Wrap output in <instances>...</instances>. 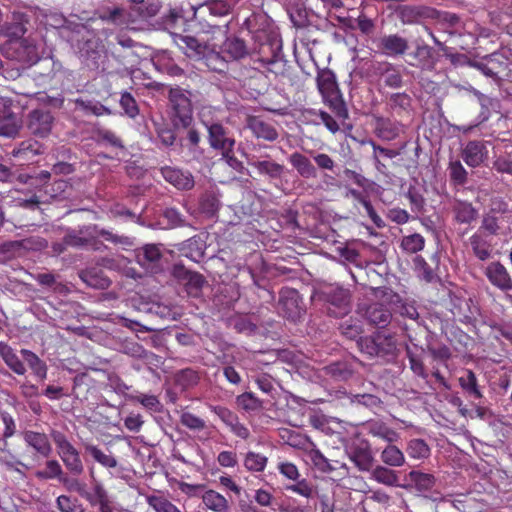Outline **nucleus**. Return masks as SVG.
<instances>
[{"label":"nucleus","mask_w":512,"mask_h":512,"mask_svg":"<svg viewBox=\"0 0 512 512\" xmlns=\"http://www.w3.org/2000/svg\"><path fill=\"white\" fill-rule=\"evenodd\" d=\"M206 129L208 132V143L212 149L221 152L234 150L235 139L230 135L229 130L220 122L210 124Z\"/></svg>","instance_id":"10"},{"label":"nucleus","mask_w":512,"mask_h":512,"mask_svg":"<svg viewBox=\"0 0 512 512\" xmlns=\"http://www.w3.org/2000/svg\"><path fill=\"white\" fill-rule=\"evenodd\" d=\"M146 502L155 512H181L176 505L163 496L148 495Z\"/></svg>","instance_id":"43"},{"label":"nucleus","mask_w":512,"mask_h":512,"mask_svg":"<svg viewBox=\"0 0 512 512\" xmlns=\"http://www.w3.org/2000/svg\"><path fill=\"white\" fill-rule=\"evenodd\" d=\"M308 458L315 469L322 473H330L338 468L339 462L329 460L318 449H311L308 452Z\"/></svg>","instance_id":"34"},{"label":"nucleus","mask_w":512,"mask_h":512,"mask_svg":"<svg viewBox=\"0 0 512 512\" xmlns=\"http://www.w3.org/2000/svg\"><path fill=\"white\" fill-rule=\"evenodd\" d=\"M0 356L7 367L17 375H24L26 367L16 351L5 342H0Z\"/></svg>","instance_id":"26"},{"label":"nucleus","mask_w":512,"mask_h":512,"mask_svg":"<svg viewBox=\"0 0 512 512\" xmlns=\"http://www.w3.org/2000/svg\"><path fill=\"white\" fill-rule=\"evenodd\" d=\"M328 313L334 317H342L350 311V293L342 287H331L325 293Z\"/></svg>","instance_id":"8"},{"label":"nucleus","mask_w":512,"mask_h":512,"mask_svg":"<svg viewBox=\"0 0 512 512\" xmlns=\"http://www.w3.org/2000/svg\"><path fill=\"white\" fill-rule=\"evenodd\" d=\"M130 399L140 403L144 408L153 412H159L161 409V403L155 395L138 394L130 396Z\"/></svg>","instance_id":"57"},{"label":"nucleus","mask_w":512,"mask_h":512,"mask_svg":"<svg viewBox=\"0 0 512 512\" xmlns=\"http://www.w3.org/2000/svg\"><path fill=\"white\" fill-rule=\"evenodd\" d=\"M246 162L249 166L254 167L260 175L268 176L271 179H278L285 171L282 164L272 160H260L255 154H244Z\"/></svg>","instance_id":"17"},{"label":"nucleus","mask_w":512,"mask_h":512,"mask_svg":"<svg viewBox=\"0 0 512 512\" xmlns=\"http://www.w3.org/2000/svg\"><path fill=\"white\" fill-rule=\"evenodd\" d=\"M488 151L482 141H469L462 150L461 157L470 167L480 166L487 158Z\"/></svg>","instance_id":"21"},{"label":"nucleus","mask_w":512,"mask_h":512,"mask_svg":"<svg viewBox=\"0 0 512 512\" xmlns=\"http://www.w3.org/2000/svg\"><path fill=\"white\" fill-rule=\"evenodd\" d=\"M120 106L126 116L134 119L139 114V107L135 98L129 92H123L120 97Z\"/></svg>","instance_id":"56"},{"label":"nucleus","mask_w":512,"mask_h":512,"mask_svg":"<svg viewBox=\"0 0 512 512\" xmlns=\"http://www.w3.org/2000/svg\"><path fill=\"white\" fill-rule=\"evenodd\" d=\"M366 317L368 321L379 327H385L391 320L390 311L380 304H372L366 310Z\"/></svg>","instance_id":"33"},{"label":"nucleus","mask_w":512,"mask_h":512,"mask_svg":"<svg viewBox=\"0 0 512 512\" xmlns=\"http://www.w3.org/2000/svg\"><path fill=\"white\" fill-rule=\"evenodd\" d=\"M206 283L205 278L198 272H192L185 283L187 293L192 297H198Z\"/></svg>","instance_id":"54"},{"label":"nucleus","mask_w":512,"mask_h":512,"mask_svg":"<svg viewBox=\"0 0 512 512\" xmlns=\"http://www.w3.org/2000/svg\"><path fill=\"white\" fill-rule=\"evenodd\" d=\"M180 423L187 429L194 432H202L208 428V425L204 419L189 411L181 412Z\"/></svg>","instance_id":"41"},{"label":"nucleus","mask_w":512,"mask_h":512,"mask_svg":"<svg viewBox=\"0 0 512 512\" xmlns=\"http://www.w3.org/2000/svg\"><path fill=\"white\" fill-rule=\"evenodd\" d=\"M469 243L474 255L481 261L491 257V244L480 233H474L469 238Z\"/></svg>","instance_id":"36"},{"label":"nucleus","mask_w":512,"mask_h":512,"mask_svg":"<svg viewBox=\"0 0 512 512\" xmlns=\"http://www.w3.org/2000/svg\"><path fill=\"white\" fill-rule=\"evenodd\" d=\"M235 4V0H213L206 7L213 16L227 15Z\"/></svg>","instance_id":"55"},{"label":"nucleus","mask_w":512,"mask_h":512,"mask_svg":"<svg viewBox=\"0 0 512 512\" xmlns=\"http://www.w3.org/2000/svg\"><path fill=\"white\" fill-rule=\"evenodd\" d=\"M317 86L324 102L332 109L335 115L345 119L348 111L338 89L335 75L330 70H323L317 76Z\"/></svg>","instance_id":"4"},{"label":"nucleus","mask_w":512,"mask_h":512,"mask_svg":"<svg viewBox=\"0 0 512 512\" xmlns=\"http://www.w3.org/2000/svg\"><path fill=\"white\" fill-rule=\"evenodd\" d=\"M381 460L390 467H400L405 463L403 452L391 443L381 452Z\"/></svg>","instance_id":"38"},{"label":"nucleus","mask_w":512,"mask_h":512,"mask_svg":"<svg viewBox=\"0 0 512 512\" xmlns=\"http://www.w3.org/2000/svg\"><path fill=\"white\" fill-rule=\"evenodd\" d=\"M454 219L460 224H471L478 217V211L467 201L456 200L452 208Z\"/></svg>","instance_id":"27"},{"label":"nucleus","mask_w":512,"mask_h":512,"mask_svg":"<svg viewBox=\"0 0 512 512\" xmlns=\"http://www.w3.org/2000/svg\"><path fill=\"white\" fill-rule=\"evenodd\" d=\"M404 130L405 126L400 121L382 116L375 118V132L382 140L392 141L403 133Z\"/></svg>","instance_id":"19"},{"label":"nucleus","mask_w":512,"mask_h":512,"mask_svg":"<svg viewBox=\"0 0 512 512\" xmlns=\"http://www.w3.org/2000/svg\"><path fill=\"white\" fill-rule=\"evenodd\" d=\"M500 228L499 218L497 216L487 212L483 214L479 230H483L489 235H498Z\"/></svg>","instance_id":"62"},{"label":"nucleus","mask_w":512,"mask_h":512,"mask_svg":"<svg viewBox=\"0 0 512 512\" xmlns=\"http://www.w3.org/2000/svg\"><path fill=\"white\" fill-rule=\"evenodd\" d=\"M236 404L247 412L258 411L262 409V401L252 392H244L236 397Z\"/></svg>","instance_id":"44"},{"label":"nucleus","mask_w":512,"mask_h":512,"mask_svg":"<svg viewBox=\"0 0 512 512\" xmlns=\"http://www.w3.org/2000/svg\"><path fill=\"white\" fill-rule=\"evenodd\" d=\"M371 475L375 481L387 486H395L398 482L397 473L394 470L381 465L372 469Z\"/></svg>","instance_id":"40"},{"label":"nucleus","mask_w":512,"mask_h":512,"mask_svg":"<svg viewBox=\"0 0 512 512\" xmlns=\"http://www.w3.org/2000/svg\"><path fill=\"white\" fill-rule=\"evenodd\" d=\"M202 501L205 507L213 512H228L229 502L220 493L214 490H207L202 494Z\"/></svg>","instance_id":"30"},{"label":"nucleus","mask_w":512,"mask_h":512,"mask_svg":"<svg viewBox=\"0 0 512 512\" xmlns=\"http://www.w3.org/2000/svg\"><path fill=\"white\" fill-rule=\"evenodd\" d=\"M489 282L502 291L512 290V278L504 265L499 261L491 262L484 271Z\"/></svg>","instance_id":"14"},{"label":"nucleus","mask_w":512,"mask_h":512,"mask_svg":"<svg viewBox=\"0 0 512 512\" xmlns=\"http://www.w3.org/2000/svg\"><path fill=\"white\" fill-rule=\"evenodd\" d=\"M246 127L257 139L273 142L279 136L276 128L259 116H248L246 118Z\"/></svg>","instance_id":"18"},{"label":"nucleus","mask_w":512,"mask_h":512,"mask_svg":"<svg viewBox=\"0 0 512 512\" xmlns=\"http://www.w3.org/2000/svg\"><path fill=\"white\" fill-rule=\"evenodd\" d=\"M407 198L409 199L411 210L416 213L424 212L425 198L423 195L414 187H410L407 192Z\"/></svg>","instance_id":"64"},{"label":"nucleus","mask_w":512,"mask_h":512,"mask_svg":"<svg viewBox=\"0 0 512 512\" xmlns=\"http://www.w3.org/2000/svg\"><path fill=\"white\" fill-rule=\"evenodd\" d=\"M377 48L386 56L396 57L406 53L409 43L406 38L398 34H389L379 38Z\"/></svg>","instance_id":"15"},{"label":"nucleus","mask_w":512,"mask_h":512,"mask_svg":"<svg viewBox=\"0 0 512 512\" xmlns=\"http://www.w3.org/2000/svg\"><path fill=\"white\" fill-rule=\"evenodd\" d=\"M346 453L354 465L363 472L372 469L374 457L368 441L357 439L346 447Z\"/></svg>","instance_id":"7"},{"label":"nucleus","mask_w":512,"mask_h":512,"mask_svg":"<svg viewBox=\"0 0 512 512\" xmlns=\"http://www.w3.org/2000/svg\"><path fill=\"white\" fill-rule=\"evenodd\" d=\"M289 162L297 171L298 175L304 179L316 178L318 175L317 168L311 160L305 155L294 152L289 156Z\"/></svg>","instance_id":"24"},{"label":"nucleus","mask_w":512,"mask_h":512,"mask_svg":"<svg viewBox=\"0 0 512 512\" xmlns=\"http://www.w3.org/2000/svg\"><path fill=\"white\" fill-rule=\"evenodd\" d=\"M506 156H499L494 162V167L498 172L512 174V145H505Z\"/></svg>","instance_id":"63"},{"label":"nucleus","mask_w":512,"mask_h":512,"mask_svg":"<svg viewBox=\"0 0 512 512\" xmlns=\"http://www.w3.org/2000/svg\"><path fill=\"white\" fill-rule=\"evenodd\" d=\"M120 352L136 359L151 361L157 358L153 352L147 351L141 344L135 341H125L120 346Z\"/></svg>","instance_id":"35"},{"label":"nucleus","mask_w":512,"mask_h":512,"mask_svg":"<svg viewBox=\"0 0 512 512\" xmlns=\"http://www.w3.org/2000/svg\"><path fill=\"white\" fill-rule=\"evenodd\" d=\"M229 325L239 333L250 335L257 330L255 323L248 316L238 315L229 319Z\"/></svg>","instance_id":"45"},{"label":"nucleus","mask_w":512,"mask_h":512,"mask_svg":"<svg viewBox=\"0 0 512 512\" xmlns=\"http://www.w3.org/2000/svg\"><path fill=\"white\" fill-rule=\"evenodd\" d=\"M14 153L16 156L39 155L42 153V145L35 140H26L19 144Z\"/></svg>","instance_id":"61"},{"label":"nucleus","mask_w":512,"mask_h":512,"mask_svg":"<svg viewBox=\"0 0 512 512\" xmlns=\"http://www.w3.org/2000/svg\"><path fill=\"white\" fill-rule=\"evenodd\" d=\"M301 299L297 290L292 288H282L279 298V309L281 313L292 321L300 318L302 307L300 305Z\"/></svg>","instance_id":"9"},{"label":"nucleus","mask_w":512,"mask_h":512,"mask_svg":"<svg viewBox=\"0 0 512 512\" xmlns=\"http://www.w3.org/2000/svg\"><path fill=\"white\" fill-rule=\"evenodd\" d=\"M425 239L422 235L414 233L404 236L401 240V248L407 253H417L423 250Z\"/></svg>","instance_id":"49"},{"label":"nucleus","mask_w":512,"mask_h":512,"mask_svg":"<svg viewBox=\"0 0 512 512\" xmlns=\"http://www.w3.org/2000/svg\"><path fill=\"white\" fill-rule=\"evenodd\" d=\"M407 454L414 459H425L430 455V448L422 439H412L407 446Z\"/></svg>","instance_id":"46"},{"label":"nucleus","mask_w":512,"mask_h":512,"mask_svg":"<svg viewBox=\"0 0 512 512\" xmlns=\"http://www.w3.org/2000/svg\"><path fill=\"white\" fill-rule=\"evenodd\" d=\"M448 170L451 181L456 185L466 184L468 173L459 160L451 161Z\"/></svg>","instance_id":"53"},{"label":"nucleus","mask_w":512,"mask_h":512,"mask_svg":"<svg viewBox=\"0 0 512 512\" xmlns=\"http://www.w3.org/2000/svg\"><path fill=\"white\" fill-rule=\"evenodd\" d=\"M357 346L362 353L370 357L394 359L397 355V339L394 333L381 330L371 336L360 337Z\"/></svg>","instance_id":"3"},{"label":"nucleus","mask_w":512,"mask_h":512,"mask_svg":"<svg viewBox=\"0 0 512 512\" xmlns=\"http://www.w3.org/2000/svg\"><path fill=\"white\" fill-rule=\"evenodd\" d=\"M451 312L460 321L468 322L478 313V308L471 298L455 297L452 300Z\"/></svg>","instance_id":"23"},{"label":"nucleus","mask_w":512,"mask_h":512,"mask_svg":"<svg viewBox=\"0 0 512 512\" xmlns=\"http://www.w3.org/2000/svg\"><path fill=\"white\" fill-rule=\"evenodd\" d=\"M387 110L394 116L403 117L412 111V98L405 92L388 94L386 97Z\"/></svg>","instance_id":"20"},{"label":"nucleus","mask_w":512,"mask_h":512,"mask_svg":"<svg viewBox=\"0 0 512 512\" xmlns=\"http://www.w3.org/2000/svg\"><path fill=\"white\" fill-rule=\"evenodd\" d=\"M83 448L86 454L90 455L93 460L97 463H99L101 466L107 468V469H113L118 466L117 459L112 455V453H105L102 449H100L98 446L90 443V442H83Z\"/></svg>","instance_id":"28"},{"label":"nucleus","mask_w":512,"mask_h":512,"mask_svg":"<svg viewBox=\"0 0 512 512\" xmlns=\"http://www.w3.org/2000/svg\"><path fill=\"white\" fill-rule=\"evenodd\" d=\"M220 207V201L218 197L212 192H206L203 194L200 200V209L202 213L207 216H214Z\"/></svg>","instance_id":"50"},{"label":"nucleus","mask_w":512,"mask_h":512,"mask_svg":"<svg viewBox=\"0 0 512 512\" xmlns=\"http://www.w3.org/2000/svg\"><path fill=\"white\" fill-rule=\"evenodd\" d=\"M23 360L27 363L33 374L40 380L47 377V365L41 360L38 355L28 349H21L20 351Z\"/></svg>","instance_id":"31"},{"label":"nucleus","mask_w":512,"mask_h":512,"mask_svg":"<svg viewBox=\"0 0 512 512\" xmlns=\"http://www.w3.org/2000/svg\"><path fill=\"white\" fill-rule=\"evenodd\" d=\"M296 483L286 486V490L294 492L305 498L313 497L315 489L312 484L306 479H298Z\"/></svg>","instance_id":"60"},{"label":"nucleus","mask_w":512,"mask_h":512,"mask_svg":"<svg viewBox=\"0 0 512 512\" xmlns=\"http://www.w3.org/2000/svg\"><path fill=\"white\" fill-rule=\"evenodd\" d=\"M170 120L176 129L189 128L193 122V91L179 86L170 87L168 91Z\"/></svg>","instance_id":"2"},{"label":"nucleus","mask_w":512,"mask_h":512,"mask_svg":"<svg viewBox=\"0 0 512 512\" xmlns=\"http://www.w3.org/2000/svg\"><path fill=\"white\" fill-rule=\"evenodd\" d=\"M365 429L368 434L378 437L388 443L396 442L399 439V434L380 420L367 421L365 423Z\"/></svg>","instance_id":"25"},{"label":"nucleus","mask_w":512,"mask_h":512,"mask_svg":"<svg viewBox=\"0 0 512 512\" xmlns=\"http://www.w3.org/2000/svg\"><path fill=\"white\" fill-rule=\"evenodd\" d=\"M64 473L65 472L63 471L60 463L55 459H51V460L46 461L45 469L37 471L35 473V475L38 479H42V480L56 479L59 481Z\"/></svg>","instance_id":"42"},{"label":"nucleus","mask_w":512,"mask_h":512,"mask_svg":"<svg viewBox=\"0 0 512 512\" xmlns=\"http://www.w3.org/2000/svg\"><path fill=\"white\" fill-rule=\"evenodd\" d=\"M176 383L183 389H188L198 384V373L190 368L183 369L176 374Z\"/></svg>","instance_id":"51"},{"label":"nucleus","mask_w":512,"mask_h":512,"mask_svg":"<svg viewBox=\"0 0 512 512\" xmlns=\"http://www.w3.org/2000/svg\"><path fill=\"white\" fill-rule=\"evenodd\" d=\"M221 53L227 55L230 59L238 60L248 54V49L242 39L228 37L221 46Z\"/></svg>","instance_id":"29"},{"label":"nucleus","mask_w":512,"mask_h":512,"mask_svg":"<svg viewBox=\"0 0 512 512\" xmlns=\"http://www.w3.org/2000/svg\"><path fill=\"white\" fill-rule=\"evenodd\" d=\"M268 458L254 451H248L243 460L244 467L250 472H262L267 466Z\"/></svg>","instance_id":"39"},{"label":"nucleus","mask_w":512,"mask_h":512,"mask_svg":"<svg viewBox=\"0 0 512 512\" xmlns=\"http://www.w3.org/2000/svg\"><path fill=\"white\" fill-rule=\"evenodd\" d=\"M257 38L260 40L258 53L261 62L274 59L282 54V41L277 34L261 32Z\"/></svg>","instance_id":"13"},{"label":"nucleus","mask_w":512,"mask_h":512,"mask_svg":"<svg viewBox=\"0 0 512 512\" xmlns=\"http://www.w3.org/2000/svg\"><path fill=\"white\" fill-rule=\"evenodd\" d=\"M50 436L55 443L58 455L63 461L67 470L79 476L84 472V465L77 449L70 443L64 433L52 430Z\"/></svg>","instance_id":"5"},{"label":"nucleus","mask_w":512,"mask_h":512,"mask_svg":"<svg viewBox=\"0 0 512 512\" xmlns=\"http://www.w3.org/2000/svg\"><path fill=\"white\" fill-rule=\"evenodd\" d=\"M82 498L86 499L91 506H98L110 499L107 490L100 482L94 484L93 492L86 490Z\"/></svg>","instance_id":"48"},{"label":"nucleus","mask_w":512,"mask_h":512,"mask_svg":"<svg viewBox=\"0 0 512 512\" xmlns=\"http://www.w3.org/2000/svg\"><path fill=\"white\" fill-rule=\"evenodd\" d=\"M79 278L90 288L107 289L111 281L99 267H87L78 273Z\"/></svg>","instance_id":"22"},{"label":"nucleus","mask_w":512,"mask_h":512,"mask_svg":"<svg viewBox=\"0 0 512 512\" xmlns=\"http://www.w3.org/2000/svg\"><path fill=\"white\" fill-rule=\"evenodd\" d=\"M160 172L165 181L178 190L189 191L195 186L194 176L188 170L164 166L160 169Z\"/></svg>","instance_id":"11"},{"label":"nucleus","mask_w":512,"mask_h":512,"mask_svg":"<svg viewBox=\"0 0 512 512\" xmlns=\"http://www.w3.org/2000/svg\"><path fill=\"white\" fill-rule=\"evenodd\" d=\"M180 40L181 49L190 59L203 61L206 67L213 71H222L225 67V58L216 51V44H210L203 38L193 36H183Z\"/></svg>","instance_id":"1"},{"label":"nucleus","mask_w":512,"mask_h":512,"mask_svg":"<svg viewBox=\"0 0 512 512\" xmlns=\"http://www.w3.org/2000/svg\"><path fill=\"white\" fill-rule=\"evenodd\" d=\"M398 16L402 23L413 24L423 17V12L419 7L406 5L399 9Z\"/></svg>","instance_id":"52"},{"label":"nucleus","mask_w":512,"mask_h":512,"mask_svg":"<svg viewBox=\"0 0 512 512\" xmlns=\"http://www.w3.org/2000/svg\"><path fill=\"white\" fill-rule=\"evenodd\" d=\"M324 371L326 375L330 376L335 381H345L353 374L350 365L344 361L331 363L324 367Z\"/></svg>","instance_id":"37"},{"label":"nucleus","mask_w":512,"mask_h":512,"mask_svg":"<svg viewBox=\"0 0 512 512\" xmlns=\"http://www.w3.org/2000/svg\"><path fill=\"white\" fill-rule=\"evenodd\" d=\"M220 112V108L212 105H203L198 112L201 123L208 127L210 124L218 123L217 114Z\"/></svg>","instance_id":"58"},{"label":"nucleus","mask_w":512,"mask_h":512,"mask_svg":"<svg viewBox=\"0 0 512 512\" xmlns=\"http://www.w3.org/2000/svg\"><path fill=\"white\" fill-rule=\"evenodd\" d=\"M21 435L26 446L37 454L44 458L51 455L53 449L47 434L33 430H25Z\"/></svg>","instance_id":"16"},{"label":"nucleus","mask_w":512,"mask_h":512,"mask_svg":"<svg viewBox=\"0 0 512 512\" xmlns=\"http://www.w3.org/2000/svg\"><path fill=\"white\" fill-rule=\"evenodd\" d=\"M459 385L469 397L474 399H481L483 397L477 377L472 370H466L464 374L459 377Z\"/></svg>","instance_id":"32"},{"label":"nucleus","mask_w":512,"mask_h":512,"mask_svg":"<svg viewBox=\"0 0 512 512\" xmlns=\"http://www.w3.org/2000/svg\"><path fill=\"white\" fill-rule=\"evenodd\" d=\"M136 262L150 274L163 271V253L161 245L145 244L135 250Z\"/></svg>","instance_id":"6"},{"label":"nucleus","mask_w":512,"mask_h":512,"mask_svg":"<svg viewBox=\"0 0 512 512\" xmlns=\"http://www.w3.org/2000/svg\"><path fill=\"white\" fill-rule=\"evenodd\" d=\"M53 116L47 110H33L28 115L27 128L30 133L44 138L49 135L53 125Z\"/></svg>","instance_id":"12"},{"label":"nucleus","mask_w":512,"mask_h":512,"mask_svg":"<svg viewBox=\"0 0 512 512\" xmlns=\"http://www.w3.org/2000/svg\"><path fill=\"white\" fill-rule=\"evenodd\" d=\"M288 14L296 28H304L308 25V12L302 6H295L288 9Z\"/></svg>","instance_id":"59"},{"label":"nucleus","mask_w":512,"mask_h":512,"mask_svg":"<svg viewBox=\"0 0 512 512\" xmlns=\"http://www.w3.org/2000/svg\"><path fill=\"white\" fill-rule=\"evenodd\" d=\"M411 56H413L417 62L410 63V65L420 67L422 69L433 67L432 63L429 61L432 56V49L428 45H418Z\"/></svg>","instance_id":"47"}]
</instances>
